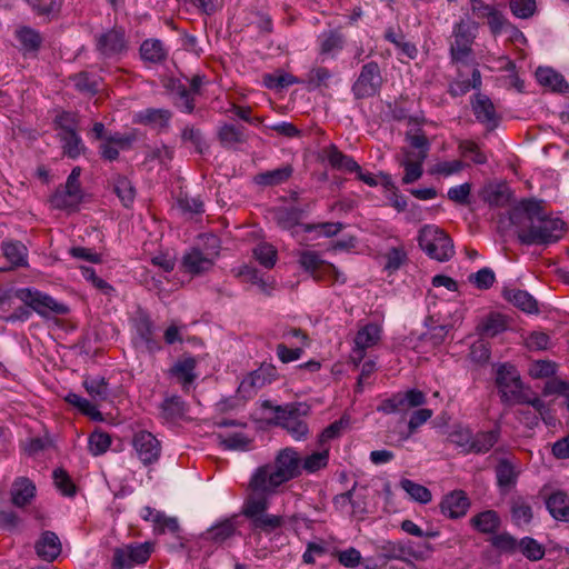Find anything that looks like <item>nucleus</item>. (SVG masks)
<instances>
[{
	"mask_svg": "<svg viewBox=\"0 0 569 569\" xmlns=\"http://www.w3.org/2000/svg\"><path fill=\"white\" fill-rule=\"evenodd\" d=\"M508 327L505 316L491 312L477 326V331L481 337L493 338L503 332Z\"/></svg>",
	"mask_w": 569,
	"mask_h": 569,
	"instance_id": "33",
	"label": "nucleus"
},
{
	"mask_svg": "<svg viewBox=\"0 0 569 569\" xmlns=\"http://www.w3.org/2000/svg\"><path fill=\"white\" fill-rule=\"evenodd\" d=\"M132 446L140 461L144 465L157 462L161 455L160 441L149 431L141 430L133 436Z\"/></svg>",
	"mask_w": 569,
	"mask_h": 569,
	"instance_id": "16",
	"label": "nucleus"
},
{
	"mask_svg": "<svg viewBox=\"0 0 569 569\" xmlns=\"http://www.w3.org/2000/svg\"><path fill=\"white\" fill-rule=\"evenodd\" d=\"M385 270L392 273L408 261V254L403 246L392 247L385 253Z\"/></svg>",
	"mask_w": 569,
	"mask_h": 569,
	"instance_id": "55",
	"label": "nucleus"
},
{
	"mask_svg": "<svg viewBox=\"0 0 569 569\" xmlns=\"http://www.w3.org/2000/svg\"><path fill=\"white\" fill-rule=\"evenodd\" d=\"M11 502L22 508L29 505L36 496V486L27 477L17 478L11 487Z\"/></svg>",
	"mask_w": 569,
	"mask_h": 569,
	"instance_id": "24",
	"label": "nucleus"
},
{
	"mask_svg": "<svg viewBox=\"0 0 569 569\" xmlns=\"http://www.w3.org/2000/svg\"><path fill=\"white\" fill-rule=\"evenodd\" d=\"M511 520L515 526H528L533 519L530 500L521 495H515L509 500Z\"/></svg>",
	"mask_w": 569,
	"mask_h": 569,
	"instance_id": "22",
	"label": "nucleus"
},
{
	"mask_svg": "<svg viewBox=\"0 0 569 569\" xmlns=\"http://www.w3.org/2000/svg\"><path fill=\"white\" fill-rule=\"evenodd\" d=\"M471 526L481 533H495L501 521L497 511L486 510L477 513L470 519Z\"/></svg>",
	"mask_w": 569,
	"mask_h": 569,
	"instance_id": "36",
	"label": "nucleus"
},
{
	"mask_svg": "<svg viewBox=\"0 0 569 569\" xmlns=\"http://www.w3.org/2000/svg\"><path fill=\"white\" fill-rule=\"evenodd\" d=\"M66 401L79 409V411L94 420H101V412L98 410L97 405L86 398L70 392L66 396Z\"/></svg>",
	"mask_w": 569,
	"mask_h": 569,
	"instance_id": "52",
	"label": "nucleus"
},
{
	"mask_svg": "<svg viewBox=\"0 0 569 569\" xmlns=\"http://www.w3.org/2000/svg\"><path fill=\"white\" fill-rule=\"evenodd\" d=\"M491 545L497 550L513 555L519 549V540L509 532H501L491 538Z\"/></svg>",
	"mask_w": 569,
	"mask_h": 569,
	"instance_id": "61",
	"label": "nucleus"
},
{
	"mask_svg": "<svg viewBox=\"0 0 569 569\" xmlns=\"http://www.w3.org/2000/svg\"><path fill=\"white\" fill-rule=\"evenodd\" d=\"M166 88L172 96V102L176 108H178L181 112L189 114L194 111L196 96L184 83L178 79L172 78L168 81Z\"/></svg>",
	"mask_w": 569,
	"mask_h": 569,
	"instance_id": "18",
	"label": "nucleus"
},
{
	"mask_svg": "<svg viewBox=\"0 0 569 569\" xmlns=\"http://www.w3.org/2000/svg\"><path fill=\"white\" fill-rule=\"evenodd\" d=\"M63 0H36L31 7L39 16L47 17L49 20L57 19L61 11Z\"/></svg>",
	"mask_w": 569,
	"mask_h": 569,
	"instance_id": "62",
	"label": "nucleus"
},
{
	"mask_svg": "<svg viewBox=\"0 0 569 569\" xmlns=\"http://www.w3.org/2000/svg\"><path fill=\"white\" fill-rule=\"evenodd\" d=\"M382 553L388 559H405L406 556H412L415 559H423L422 551H412L410 547L401 543L387 541L381 546Z\"/></svg>",
	"mask_w": 569,
	"mask_h": 569,
	"instance_id": "45",
	"label": "nucleus"
},
{
	"mask_svg": "<svg viewBox=\"0 0 569 569\" xmlns=\"http://www.w3.org/2000/svg\"><path fill=\"white\" fill-rule=\"evenodd\" d=\"M18 297L19 301L23 302V306L30 311H34L43 318H48L50 315L62 316L69 312V308L66 305L38 290L30 288L19 289Z\"/></svg>",
	"mask_w": 569,
	"mask_h": 569,
	"instance_id": "9",
	"label": "nucleus"
},
{
	"mask_svg": "<svg viewBox=\"0 0 569 569\" xmlns=\"http://www.w3.org/2000/svg\"><path fill=\"white\" fill-rule=\"evenodd\" d=\"M292 173V166L286 164L281 168H277L274 170H269L257 174L254 177V181L261 186H278L289 180Z\"/></svg>",
	"mask_w": 569,
	"mask_h": 569,
	"instance_id": "40",
	"label": "nucleus"
},
{
	"mask_svg": "<svg viewBox=\"0 0 569 569\" xmlns=\"http://www.w3.org/2000/svg\"><path fill=\"white\" fill-rule=\"evenodd\" d=\"M403 157L399 159V164L405 169L402 177L403 184H410L419 180L423 173L422 164L426 159L415 156L413 151L402 150Z\"/></svg>",
	"mask_w": 569,
	"mask_h": 569,
	"instance_id": "23",
	"label": "nucleus"
},
{
	"mask_svg": "<svg viewBox=\"0 0 569 569\" xmlns=\"http://www.w3.org/2000/svg\"><path fill=\"white\" fill-rule=\"evenodd\" d=\"M385 39L395 44L401 54L413 60L418 56V49L415 43L406 41L402 32H396L393 28H388L385 32Z\"/></svg>",
	"mask_w": 569,
	"mask_h": 569,
	"instance_id": "46",
	"label": "nucleus"
},
{
	"mask_svg": "<svg viewBox=\"0 0 569 569\" xmlns=\"http://www.w3.org/2000/svg\"><path fill=\"white\" fill-rule=\"evenodd\" d=\"M349 419L341 417L339 420L333 421L326 427L322 432L318 436L319 448L326 447V443L330 440L338 439L341 437L343 430L348 427Z\"/></svg>",
	"mask_w": 569,
	"mask_h": 569,
	"instance_id": "54",
	"label": "nucleus"
},
{
	"mask_svg": "<svg viewBox=\"0 0 569 569\" xmlns=\"http://www.w3.org/2000/svg\"><path fill=\"white\" fill-rule=\"evenodd\" d=\"M133 327L149 352L154 353L161 350V343L154 337V323L147 312L142 310L137 312Z\"/></svg>",
	"mask_w": 569,
	"mask_h": 569,
	"instance_id": "17",
	"label": "nucleus"
},
{
	"mask_svg": "<svg viewBox=\"0 0 569 569\" xmlns=\"http://www.w3.org/2000/svg\"><path fill=\"white\" fill-rule=\"evenodd\" d=\"M496 386L500 396V401L505 406L529 405L539 415L546 410L545 402L537 397L529 388H526L521 381L518 370L509 363L500 365L496 372Z\"/></svg>",
	"mask_w": 569,
	"mask_h": 569,
	"instance_id": "3",
	"label": "nucleus"
},
{
	"mask_svg": "<svg viewBox=\"0 0 569 569\" xmlns=\"http://www.w3.org/2000/svg\"><path fill=\"white\" fill-rule=\"evenodd\" d=\"M400 487L417 502L428 503L432 499L431 491L427 487L416 483L410 479H402Z\"/></svg>",
	"mask_w": 569,
	"mask_h": 569,
	"instance_id": "56",
	"label": "nucleus"
},
{
	"mask_svg": "<svg viewBox=\"0 0 569 569\" xmlns=\"http://www.w3.org/2000/svg\"><path fill=\"white\" fill-rule=\"evenodd\" d=\"M74 88L86 94L93 96L99 91V82L91 77L88 72H79L70 77Z\"/></svg>",
	"mask_w": 569,
	"mask_h": 569,
	"instance_id": "57",
	"label": "nucleus"
},
{
	"mask_svg": "<svg viewBox=\"0 0 569 569\" xmlns=\"http://www.w3.org/2000/svg\"><path fill=\"white\" fill-rule=\"evenodd\" d=\"M261 407L272 412L270 422L283 428L296 441H303L308 438L310 430L306 417L309 407L301 402H290L283 406L274 405L271 400H264Z\"/></svg>",
	"mask_w": 569,
	"mask_h": 569,
	"instance_id": "4",
	"label": "nucleus"
},
{
	"mask_svg": "<svg viewBox=\"0 0 569 569\" xmlns=\"http://www.w3.org/2000/svg\"><path fill=\"white\" fill-rule=\"evenodd\" d=\"M57 137L61 144L62 154L69 159H77L87 150L78 130L72 132H58Z\"/></svg>",
	"mask_w": 569,
	"mask_h": 569,
	"instance_id": "30",
	"label": "nucleus"
},
{
	"mask_svg": "<svg viewBox=\"0 0 569 569\" xmlns=\"http://www.w3.org/2000/svg\"><path fill=\"white\" fill-rule=\"evenodd\" d=\"M471 106L473 114L480 123L485 124L489 130L497 128L499 117L492 101L486 94H476Z\"/></svg>",
	"mask_w": 569,
	"mask_h": 569,
	"instance_id": "19",
	"label": "nucleus"
},
{
	"mask_svg": "<svg viewBox=\"0 0 569 569\" xmlns=\"http://www.w3.org/2000/svg\"><path fill=\"white\" fill-rule=\"evenodd\" d=\"M326 157L330 166L338 170L355 172L359 170L358 162L350 156L341 152L335 144L329 146L325 150Z\"/></svg>",
	"mask_w": 569,
	"mask_h": 569,
	"instance_id": "34",
	"label": "nucleus"
},
{
	"mask_svg": "<svg viewBox=\"0 0 569 569\" xmlns=\"http://www.w3.org/2000/svg\"><path fill=\"white\" fill-rule=\"evenodd\" d=\"M253 256L261 266L271 269L277 262L278 252L272 244L263 242L253 249Z\"/></svg>",
	"mask_w": 569,
	"mask_h": 569,
	"instance_id": "60",
	"label": "nucleus"
},
{
	"mask_svg": "<svg viewBox=\"0 0 569 569\" xmlns=\"http://www.w3.org/2000/svg\"><path fill=\"white\" fill-rule=\"evenodd\" d=\"M427 402L426 395L418 389H410L406 392H398L390 398L385 399L378 406L377 410L385 415L407 411L410 408H417Z\"/></svg>",
	"mask_w": 569,
	"mask_h": 569,
	"instance_id": "12",
	"label": "nucleus"
},
{
	"mask_svg": "<svg viewBox=\"0 0 569 569\" xmlns=\"http://www.w3.org/2000/svg\"><path fill=\"white\" fill-rule=\"evenodd\" d=\"M52 477L56 487L63 496L73 497L76 495L77 487L63 468L54 469Z\"/></svg>",
	"mask_w": 569,
	"mask_h": 569,
	"instance_id": "64",
	"label": "nucleus"
},
{
	"mask_svg": "<svg viewBox=\"0 0 569 569\" xmlns=\"http://www.w3.org/2000/svg\"><path fill=\"white\" fill-rule=\"evenodd\" d=\"M320 451L312 452L311 455L301 458V472L315 473L325 469L329 463V447L320 448Z\"/></svg>",
	"mask_w": 569,
	"mask_h": 569,
	"instance_id": "43",
	"label": "nucleus"
},
{
	"mask_svg": "<svg viewBox=\"0 0 569 569\" xmlns=\"http://www.w3.org/2000/svg\"><path fill=\"white\" fill-rule=\"evenodd\" d=\"M510 220L517 227V237L526 246H549L558 242L565 234L566 223L548 216L541 201L522 200L513 210Z\"/></svg>",
	"mask_w": 569,
	"mask_h": 569,
	"instance_id": "1",
	"label": "nucleus"
},
{
	"mask_svg": "<svg viewBox=\"0 0 569 569\" xmlns=\"http://www.w3.org/2000/svg\"><path fill=\"white\" fill-rule=\"evenodd\" d=\"M345 46V37L337 30L325 32L320 37V54L330 56L342 50Z\"/></svg>",
	"mask_w": 569,
	"mask_h": 569,
	"instance_id": "49",
	"label": "nucleus"
},
{
	"mask_svg": "<svg viewBox=\"0 0 569 569\" xmlns=\"http://www.w3.org/2000/svg\"><path fill=\"white\" fill-rule=\"evenodd\" d=\"M172 117L170 110L167 109H146L139 114L140 122L144 124L159 126L166 128Z\"/></svg>",
	"mask_w": 569,
	"mask_h": 569,
	"instance_id": "51",
	"label": "nucleus"
},
{
	"mask_svg": "<svg viewBox=\"0 0 569 569\" xmlns=\"http://www.w3.org/2000/svg\"><path fill=\"white\" fill-rule=\"evenodd\" d=\"M197 367V360L192 356L184 357L178 360L170 369V373L178 379L184 390H189V387L193 383L197 378L194 369Z\"/></svg>",
	"mask_w": 569,
	"mask_h": 569,
	"instance_id": "25",
	"label": "nucleus"
},
{
	"mask_svg": "<svg viewBox=\"0 0 569 569\" xmlns=\"http://www.w3.org/2000/svg\"><path fill=\"white\" fill-rule=\"evenodd\" d=\"M82 197L66 189L58 188L56 192L50 197V204L54 209L64 210V209H73L76 208Z\"/></svg>",
	"mask_w": 569,
	"mask_h": 569,
	"instance_id": "44",
	"label": "nucleus"
},
{
	"mask_svg": "<svg viewBox=\"0 0 569 569\" xmlns=\"http://www.w3.org/2000/svg\"><path fill=\"white\" fill-rule=\"evenodd\" d=\"M97 52L104 59H118L130 48V40L122 26H113L94 36Z\"/></svg>",
	"mask_w": 569,
	"mask_h": 569,
	"instance_id": "8",
	"label": "nucleus"
},
{
	"mask_svg": "<svg viewBox=\"0 0 569 569\" xmlns=\"http://www.w3.org/2000/svg\"><path fill=\"white\" fill-rule=\"evenodd\" d=\"M303 211L295 207H281L272 211V217L277 226L283 230L291 231L295 234V228L303 223H300Z\"/></svg>",
	"mask_w": 569,
	"mask_h": 569,
	"instance_id": "28",
	"label": "nucleus"
},
{
	"mask_svg": "<svg viewBox=\"0 0 569 569\" xmlns=\"http://www.w3.org/2000/svg\"><path fill=\"white\" fill-rule=\"evenodd\" d=\"M469 507L470 500L462 490H453L446 495L440 502L441 512L451 519L463 517Z\"/></svg>",
	"mask_w": 569,
	"mask_h": 569,
	"instance_id": "20",
	"label": "nucleus"
},
{
	"mask_svg": "<svg viewBox=\"0 0 569 569\" xmlns=\"http://www.w3.org/2000/svg\"><path fill=\"white\" fill-rule=\"evenodd\" d=\"M31 311L19 301L18 290L0 288V319L7 322L27 321Z\"/></svg>",
	"mask_w": 569,
	"mask_h": 569,
	"instance_id": "14",
	"label": "nucleus"
},
{
	"mask_svg": "<svg viewBox=\"0 0 569 569\" xmlns=\"http://www.w3.org/2000/svg\"><path fill=\"white\" fill-rule=\"evenodd\" d=\"M406 141L409 142L412 148L418 150L415 152V156L420 157V159H427L430 149V142L422 130L418 129L415 132H407Z\"/></svg>",
	"mask_w": 569,
	"mask_h": 569,
	"instance_id": "58",
	"label": "nucleus"
},
{
	"mask_svg": "<svg viewBox=\"0 0 569 569\" xmlns=\"http://www.w3.org/2000/svg\"><path fill=\"white\" fill-rule=\"evenodd\" d=\"M301 476V457L292 447L280 449L273 462L259 467L252 475L249 487L253 492L270 495L283 483Z\"/></svg>",
	"mask_w": 569,
	"mask_h": 569,
	"instance_id": "2",
	"label": "nucleus"
},
{
	"mask_svg": "<svg viewBox=\"0 0 569 569\" xmlns=\"http://www.w3.org/2000/svg\"><path fill=\"white\" fill-rule=\"evenodd\" d=\"M477 24L471 21L460 20L453 26V41L450 44L452 62L465 61L472 54V44L476 39Z\"/></svg>",
	"mask_w": 569,
	"mask_h": 569,
	"instance_id": "11",
	"label": "nucleus"
},
{
	"mask_svg": "<svg viewBox=\"0 0 569 569\" xmlns=\"http://www.w3.org/2000/svg\"><path fill=\"white\" fill-rule=\"evenodd\" d=\"M113 191L124 207L129 208L133 203L136 198V189L127 177L118 176L114 179Z\"/></svg>",
	"mask_w": 569,
	"mask_h": 569,
	"instance_id": "50",
	"label": "nucleus"
},
{
	"mask_svg": "<svg viewBox=\"0 0 569 569\" xmlns=\"http://www.w3.org/2000/svg\"><path fill=\"white\" fill-rule=\"evenodd\" d=\"M16 39L20 43V50L23 54L37 53L43 42L41 33L31 27H20L14 32Z\"/></svg>",
	"mask_w": 569,
	"mask_h": 569,
	"instance_id": "29",
	"label": "nucleus"
},
{
	"mask_svg": "<svg viewBox=\"0 0 569 569\" xmlns=\"http://www.w3.org/2000/svg\"><path fill=\"white\" fill-rule=\"evenodd\" d=\"M184 401L179 396L166 398L161 403V412L166 420L173 421L184 415Z\"/></svg>",
	"mask_w": 569,
	"mask_h": 569,
	"instance_id": "53",
	"label": "nucleus"
},
{
	"mask_svg": "<svg viewBox=\"0 0 569 569\" xmlns=\"http://www.w3.org/2000/svg\"><path fill=\"white\" fill-rule=\"evenodd\" d=\"M36 553L44 561H53L61 553L62 547L59 537L50 530L43 531L34 545Z\"/></svg>",
	"mask_w": 569,
	"mask_h": 569,
	"instance_id": "21",
	"label": "nucleus"
},
{
	"mask_svg": "<svg viewBox=\"0 0 569 569\" xmlns=\"http://www.w3.org/2000/svg\"><path fill=\"white\" fill-rule=\"evenodd\" d=\"M268 508V500L264 496H251L244 503L242 513L252 521L260 517Z\"/></svg>",
	"mask_w": 569,
	"mask_h": 569,
	"instance_id": "63",
	"label": "nucleus"
},
{
	"mask_svg": "<svg viewBox=\"0 0 569 569\" xmlns=\"http://www.w3.org/2000/svg\"><path fill=\"white\" fill-rule=\"evenodd\" d=\"M518 551L529 561H539L546 555V548L532 537H523L519 539Z\"/></svg>",
	"mask_w": 569,
	"mask_h": 569,
	"instance_id": "48",
	"label": "nucleus"
},
{
	"mask_svg": "<svg viewBox=\"0 0 569 569\" xmlns=\"http://www.w3.org/2000/svg\"><path fill=\"white\" fill-rule=\"evenodd\" d=\"M331 77L332 74L329 69L316 67L308 72L306 80H301V83L307 84L309 89L327 88Z\"/></svg>",
	"mask_w": 569,
	"mask_h": 569,
	"instance_id": "59",
	"label": "nucleus"
},
{
	"mask_svg": "<svg viewBox=\"0 0 569 569\" xmlns=\"http://www.w3.org/2000/svg\"><path fill=\"white\" fill-rule=\"evenodd\" d=\"M2 251L8 261L14 267L27 264V248L20 241L2 242Z\"/></svg>",
	"mask_w": 569,
	"mask_h": 569,
	"instance_id": "47",
	"label": "nucleus"
},
{
	"mask_svg": "<svg viewBox=\"0 0 569 569\" xmlns=\"http://www.w3.org/2000/svg\"><path fill=\"white\" fill-rule=\"evenodd\" d=\"M546 507L553 519L569 522V496L565 491L557 490L549 495Z\"/></svg>",
	"mask_w": 569,
	"mask_h": 569,
	"instance_id": "27",
	"label": "nucleus"
},
{
	"mask_svg": "<svg viewBox=\"0 0 569 569\" xmlns=\"http://www.w3.org/2000/svg\"><path fill=\"white\" fill-rule=\"evenodd\" d=\"M499 438V429L479 431L476 435H472L470 452L477 455L487 453L498 442Z\"/></svg>",
	"mask_w": 569,
	"mask_h": 569,
	"instance_id": "39",
	"label": "nucleus"
},
{
	"mask_svg": "<svg viewBox=\"0 0 569 569\" xmlns=\"http://www.w3.org/2000/svg\"><path fill=\"white\" fill-rule=\"evenodd\" d=\"M536 77L540 84H542L545 87H549L553 91H557V92L569 91V84L565 80L563 76L556 72L551 68L539 67L536 71Z\"/></svg>",
	"mask_w": 569,
	"mask_h": 569,
	"instance_id": "35",
	"label": "nucleus"
},
{
	"mask_svg": "<svg viewBox=\"0 0 569 569\" xmlns=\"http://www.w3.org/2000/svg\"><path fill=\"white\" fill-rule=\"evenodd\" d=\"M83 388L96 403L109 401L111 391L109 382L104 377L94 376L87 377L83 380Z\"/></svg>",
	"mask_w": 569,
	"mask_h": 569,
	"instance_id": "32",
	"label": "nucleus"
},
{
	"mask_svg": "<svg viewBox=\"0 0 569 569\" xmlns=\"http://www.w3.org/2000/svg\"><path fill=\"white\" fill-rule=\"evenodd\" d=\"M497 485L501 492L506 493L511 490L518 481L519 471L516 466L508 459L499 460L495 468Z\"/></svg>",
	"mask_w": 569,
	"mask_h": 569,
	"instance_id": "26",
	"label": "nucleus"
},
{
	"mask_svg": "<svg viewBox=\"0 0 569 569\" xmlns=\"http://www.w3.org/2000/svg\"><path fill=\"white\" fill-rule=\"evenodd\" d=\"M298 261L300 267L318 282L345 283L347 281L342 272L332 263L322 260L316 251L303 250L299 252Z\"/></svg>",
	"mask_w": 569,
	"mask_h": 569,
	"instance_id": "7",
	"label": "nucleus"
},
{
	"mask_svg": "<svg viewBox=\"0 0 569 569\" xmlns=\"http://www.w3.org/2000/svg\"><path fill=\"white\" fill-rule=\"evenodd\" d=\"M381 339V327L376 323H368L360 328L355 337V346L360 349L367 350L371 348Z\"/></svg>",
	"mask_w": 569,
	"mask_h": 569,
	"instance_id": "41",
	"label": "nucleus"
},
{
	"mask_svg": "<svg viewBox=\"0 0 569 569\" xmlns=\"http://www.w3.org/2000/svg\"><path fill=\"white\" fill-rule=\"evenodd\" d=\"M278 378V370L271 363H262L257 370L250 372L239 385L238 391L243 397H252L267 383Z\"/></svg>",
	"mask_w": 569,
	"mask_h": 569,
	"instance_id": "15",
	"label": "nucleus"
},
{
	"mask_svg": "<svg viewBox=\"0 0 569 569\" xmlns=\"http://www.w3.org/2000/svg\"><path fill=\"white\" fill-rule=\"evenodd\" d=\"M218 139L222 147L231 148L236 144L246 142V134L243 127H237L234 124L224 123L218 131Z\"/></svg>",
	"mask_w": 569,
	"mask_h": 569,
	"instance_id": "42",
	"label": "nucleus"
},
{
	"mask_svg": "<svg viewBox=\"0 0 569 569\" xmlns=\"http://www.w3.org/2000/svg\"><path fill=\"white\" fill-rule=\"evenodd\" d=\"M502 297L511 302L515 307L520 310L533 313L538 312V303L536 299L527 291L515 289V288H505L502 290Z\"/></svg>",
	"mask_w": 569,
	"mask_h": 569,
	"instance_id": "31",
	"label": "nucleus"
},
{
	"mask_svg": "<svg viewBox=\"0 0 569 569\" xmlns=\"http://www.w3.org/2000/svg\"><path fill=\"white\" fill-rule=\"evenodd\" d=\"M385 83L382 70L377 61H368L362 64L360 71L351 84V93L355 100H367L380 94Z\"/></svg>",
	"mask_w": 569,
	"mask_h": 569,
	"instance_id": "6",
	"label": "nucleus"
},
{
	"mask_svg": "<svg viewBox=\"0 0 569 569\" xmlns=\"http://www.w3.org/2000/svg\"><path fill=\"white\" fill-rule=\"evenodd\" d=\"M139 51L141 59L151 63H161L168 56L162 41L158 39L144 40L140 46Z\"/></svg>",
	"mask_w": 569,
	"mask_h": 569,
	"instance_id": "38",
	"label": "nucleus"
},
{
	"mask_svg": "<svg viewBox=\"0 0 569 569\" xmlns=\"http://www.w3.org/2000/svg\"><path fill=\"white\" fill-rule=\"evenodd\" d=\"M154 550L152 542L130 543L113 550L111 569H123V559L126 557L132 562V566L143 565L148 561Z\"/></svg>",
	"mask_w": 569,
	"mask_h": 569,
	"instance_id": "13",
	"label": "nucleus"
},
{
	"mask_svg": "<svg viewBox=\"0 0 569 569\" xmlns=\"http://www.w3.org/2000/svg\"><path fill=\"white\" fill-rule=\"evenodd\" d=\"M208 240H211L213 243L210 251L203 252L201 249L193 247L183 254L181 261L183 272L191 276H200L213 268L214 259L219 254L218 238L209 236Z\"/></svg>",
	"mask_w": 569,
	"mask_h": 569,
	"instance_id": "10",
	"label": "nucleus"
},
{
	"mask_svg": "<svg viewBox=\"0 0 569 569\" xmlns=\"http://www.w3.org/2000/svg\"><path fill=\"white\" fill-rule=\"evenodd\" d=\"M480 196L491 207H505L509 201L510 193L506 184L490 183L482 189Z\"/></svg>",
	"mask_w": 569,
	"mask_h": 569,
	"instance_id": "37",
	"label": "nucleus"
},
{
	"mask_svg": "<svg viewBox=\"0 0 569 569\" xmlns=\"http://www.w3.org/2000/svg\"><path fill=\"white\" fill-rule=\"evenodd\" d=\"M418 243L426 254L440 262L449 261L455 254L452 239L435 226H425L419 231Z\"/></svg>",
	"mask_w": 569,
	"mask_h": 569,
	"instance_id": "5",
	"label": "nucleus"
}]
</instances>
